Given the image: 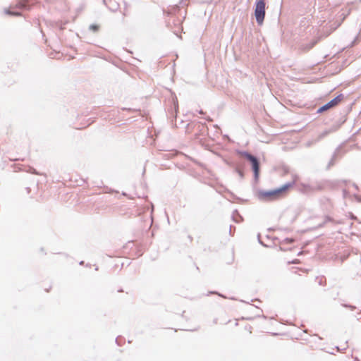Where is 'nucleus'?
I'll use <instances>...</instances> for the list:
<instances>
[{"label": "nucleus", "instance_id": "nucleus-1", "mask_svg": "<svg viewBox=\"0 0 361 361\" xmlns=\"http://www.w3.org/2000/svg\"><path fill=\"white\" fill-rule=\"evenodd\" d=\"M295 185V180L287 182L279 187L270 190H258L255 196L261 202H271L285 197Z\"/></svg>", "mask_w": 361, "mask_h": 361}, {"label": "nucleus", "instance_id": "nucleus-2", "mask_svg": "<svg viewBox=\"0 0 361 361\" xmlns=\"http://www.w3.org/2000/svg\"><path fill=\"white\" fill-rule=\"evenodd\" d=\"M237 154L243 156L250 164L253 172V178L255 183H257L260 175V160L255 155L252 154L247 151L237 150Z\"/></svg>", "mask_w": 361, "mask_h": 361}, {"label": "nucleus", "instance_id": "nucleus-3", "mask_svg": "<svg viewBox=\"0 0 361 361\" xmlns=\"http://www.w3.org/2000/svg\"><path fill=\"white\" fill-rule=\"evenodd\" d=\"M265 0H255L254 4V16L258 25H262L264 23L266 13Z\"/></svg>", "mask_w": 361, "mask_h": 361}, {"label": "nucleus", "instance_id": "nucleus-4", "mask_svg": "<svg viewBox=\"0 0 361 361\" xmlns=\"http://www.w3.org/2000/svg\"><path fill=\"white\" fill-rule=\"evenodd\" d=\"M344 99V94H338L336 97L331 99L327 103L319 107L316 111L317 114H323L338 106Z\"/></svg>", "mask_w": 361, "mask_h": 361}, {"label": "nucleus", "instance_id": "nucleus-5", "mask_svg": "<svg viewBox=\"0 0 361 361\" xmlns=\"http://www.w3.org/2000/svg\"><path fill=\"white\" fill-rule=\"evenodd\" d=\"M345 152L346 151L343 149V144L339 145L334 152L331 158L326 167V169L329 170L333 166L335 165L336 160L341 159Z\"/></svg>", "mask_w": 361, "mask_h": 361}, {"label": "nucleus", "instance_id": "nucleus-6", "mask_svg": "<svg viewBox=\"0 0 361 361\" xmlns=\"http://www.w3.org/2000/svg\"><path fill=\"white\" fill-rule=\"evenodd\" d=\"M344 19L345 16H343V18L340 20H336L334 22H331L327 24L322 30L321 37L324 38L328 37L332 32L336 30L341 25Z\"/></svg>", "mask_w": 361, "mask_h": 361}, {"label": "nucleus", "instance_id": "nucleus-7", "mask_svg": "<svg viewBox=\"0 0 361 361\" xmlns=\"http://www.w3.org/2000/svg\"><path fill=\"white\" fill-rule=\"evenodd\" d=\"M346 121V114H342L340 118L330 126L331 128V131H334V133L336 132Z\"/></svg>", "mask_w": 361, "mask_h": 361}, {"label": "nucleus", "instance_id": "nucleus-8", "mask_svg": "<svg viewBox=\"0 0 361 361\" xmlns=\"http://www.w3.org/2000/svg\"><path fill=\"white\" fill-rule=\"evenodd\" d=\"M322 37H319L317 39H312L310 42L304 43L300 45V49L303 52H307L310 51L311 49H312L317 43L318 42L322 39Z\"/></svg>", "mask_w": 361, "mask_h": 361}, {"label": "nucleus", "instance_id": "nucleus-9", "mask_svg": "<svg viewBox=\"0 0 361 361\" xmlns=\"http://www.w3.org/2000/svg\"><path fill=\"white\" fill-rule=\"evenodd\" d=\"M18 6L23 10H30L33 6L32 0H18Z\"/></svg>", "mask_w": 361, "mask_h": 361}, {"label": "nucleus", "instance_id": "nucleus-10", "mask_svg": "<svg viewBox=\"0 0 361 361\" xmlns=\"http://www.w3.org/2000/svg\"><path fill=\"white\" fill-rule=\"evenodd\" d=\"M245 167V163H238V166H235L234 171L238 174L241 179L244 178V168Z\"/></svg>", "mask_w": 361, "mask_h": 361}, {"label": "nucleus", "instance_id": "nucleus-11", "mask_svg": "<svg viewBox=\"0 0 361 361\" xmlns=\"http://www.w3.org/2000/svg\"><path fill=\"white\" fill-rule=\"evenodd\" d=\"M312 183H300L299 191L303 194H307L312 192Z\"/></svg>", "mask_w": 361, "mask_h": 361}, {"label": "nucleus", "instance_id": "nucleus-12", "mask_svg": "<svg viewBox=\"0 0 361 361\" xmlns=\"http://www.w3.org/2000/svg\"><path fill=\"white\" fill-rule=\"evenodd\" d=\"M312 192H314L316 191H322L325 188V183L324 182H316L314 183H312Z\"/></svg>", "mask_w": 361, "mask_h": 361}, {"label": "nucleus", "instance_id": "nucleus-13", "mask_svg": "<svg viewBox=\"0 0 361 361\" xmlns=\"http://www.w3.org/2000/svg\"><path fill=\"white\" fill-rule=\"evenodd\" d=\"M23 168H20V170L24 171L25 172L35 174V175H40V173L32 166H23Z\"/></svg>", "mask_w": 361, "mask_h": 361}, {"label": "nucleus", "instance_id": "nucleus-14", "mask_svg": "<svg viewBox=\"0 0 361 361\" xmlns=\"http://www.w3.org/2000/svg\"><path fill=\"white\" fill-rule=\"evenodd\" d=\"M232 219L233 221H235V223H240L243 221V217L240 214L239 212L237 210V209H235L233 212V214H232Z\"/></svg>", "mask_w": 361, "mask_h": 361}, {"label": "nucleus", "instance_id": "nucleus-15", "mask_svg": "<svg viewBox=\"0 0 361 361\" xmlns=\"http://www.w3.org/2000/svg\"><path fill=\"white\" fill-rule=\"evenodd\" d=\"M171 103V109H173L176 114L178 111V102L176 95L173 97Z\"/></svg>", "mask_w": 361, "mask_h": 361}, {"label": "nucleus", "instance_id": "nucleus-16", "mask_svg": "<svg viewBox=\"0 0 361 361\" xmlns=\"http://www.w3.org/2000/svg\"><path fill=\"white\" fill-rule=\"evenodd\" d=\"M334 133V132L331 131V128L329 127V128L324 130L323 132H322L320 133V135H319V138L322 139V138L325 137L326 136H327L328 135H329L330 133Z\"/></svg>", "mask_w": 361, "mask_h": 361}, {"label": "nucleus", "instance_id": "nucleus-17", "mask_svg": "<svg viewBox=\"0 0 361 361\" xmlns=\"http://www.w3.org/2000/svg\"><path fill=\"white\" fill-rule=\"evenodd\" d=\"M4 13L9 16H19L21 15V13L19 11H13L8 8L4 9Z\"/></svg>", "mask_w": 361, "mask_h": 361}, {"label": "nucleus", "instance_id": "nucleus-18", "mask_svg": "<svg viewBox=\"0 0 361 361\" xmlns=\"http://www.w3.org/2000/svg\"><path fill=\"white\" fill-rule=\"evenodd\" d=\"M89 30L92 31L93 32H97L99 30V25L97 24H91L89 26Z\"/></svg>", "mask_w": 361, "mask_h": 361}, {"label": "nucleus", "instance_id": "nucleus-19", "mask_svg": "<svg viewBox=\"0 0 361 361\" xmlns=\"http://www.w3.org/2000/svg\"><path fill=\"white\" fill-rule=\"evenodd\" d=\"M330 221H334V220L329 216H325L324 221L323 223L319 224L318 226L323 227L326 223L330 222Z\"/></svg>", "mask_w": 361, "mask_h": 361}, {"label": "nucleus", "instance_id": "nucleus-20", "mask_svg": "<svg viewBox=\"0 0 361 361\" xmlns=\"http://www.w3.org/2000/svg\"><path fill=\"white\" fill-rule=\"evenodd\" d=\"M65 23H63L61 21H58L55 23L56 27L59 28L60 30H63L64 29Z\"/></svg>", "mask_w": 361, "mask_h": 361}, {"label": "nucleus", "instance_id": "nucleus-21", "mask_svg": "<svg viewBox=\"0 0 361 361\" xmlns=\"http://www.w3.org/2000/svg\"><path fill=\"white\" fill-rule=\"evenodd\" d=\"M360 40V36L357 34L350 44V47L355 46Z\"/></svg>", "mask_w": 361, "mask_h": 361}, {"label": "nucleus", "instance_id": "nucleus-22", "mask_svg": "<svg viewBox=\"0 0 361 361\" xmlns=\"http://www.w3.org/2000/svg\"><path fill=\"white\" fill-rule=\"evenodd\" d=\"M341 305L344 307H346V308H348L350 309V310L353 311L356 309V307L353 305H350V304H345V303H343V304H341Z\"/></svg>", "mask_w": 361, "mask_h": 361}, {"label": "nucleus", "instance_id": "nucleus-23", "mask_svg": "<svg viewBox=\"0 0 361 361\" xmlns=\"http://www.w3.org/2000/svg\"><path fill=\"white\" fill-rule=\"evenodd\" d=\"M123 338L121 337V336H118L116 340H115V342L116 343L119 345V346H121L122 345V343H123Z\"/></svg>", "mask_w": 361, "mask_h": 361}, {"label": "nucleus", "instance_id": "nucleus-24", "mask_svg": "<svg viewBox=\"0 0 361 361\" xmlns=\"http://www.w3.org/2000/svg\"><path fill=\"white\" fill-rule=\"evenodd\" d=\"M283 243H286V244H292L294 243V239L291 238H286L283 240Z\"/></svg>", "mask_w": 361, "mask_h": 361}, {"label": "nucleus", "instance_id": "nucleus-25", "mask_svg": "<svg viewBox=\"0 0 361 361\" xmlns=\"http://www.w3.org/2000/svg\"><path fill=\"white\" fill-rule=\"evenodd\" d=\"M211 294H216L221 298H226V297L223 294H221L217 291H209V292H208V294L207 295H209Z\"/></svg>", "mask_w": 361, "mask_h": 361}, {"label": "nucleus", "instance_id": "nucleus-26", "mask_svg": "<svg viewBox=\"0 0 361 361\" xmlns=\"http://www.w3.org/2000/svg\"><path fill=\"white\" fill-rule=\"evenodd\" d=\"M226 164L229 166L230 167H232L233 168V169H235V166H238V164H235L234 162L233 161H226Z\"/></svg>", "mask_w": 361, "mask_h": 361}, {"label": "nucleus", "instance_id": "nucleus-27", "mask_svg": "<svg viewBox=\"0 0 361 361\" xmlns=\"http://www.w3.org/2000/svg\"><path fill=\"white\" fill-rule=\"evenodd\" d=\"M257 239H258V242H259V244H261L264 247H267V245L261 240L260 234L259 233H258V235H257Z\"/></svg>", "mask_w": 361, "mask_h": 361}, {"label": "nucleus", "instance_id": "nucleus-28", "mask_svg": "<svg viewBox=\"0 0 361 361\" xmlns=\"http://www.w3.org/2000/svg\"><path fill=\"white\" fill-rule=\"evenodd\" d=\"M257 239H258V242H259V244H261L264 247H267V245L261 240L260 234L259 233H258V235H257Z\"/></svg>", "mask_w": 361, "mask_h": 361}, {"label": "nucleus", "instance_id": "nucleus-29", "mask_svg": "<svg viewBox=\"0 0 361 361\" xmlns=\"http://www.w3.org/2000/svg\"><path fill=\"white\" fill-rule=\"evenodd\" d=\"M348 195V192L346 189L343 190V196L345 198Z\"/></svg>", "mask_w": 361, "mask_h": 361}, {"label": "nucleus", "instance_id": "nucleus-30", "mask_svg": "<svg viewBox=\"0 0 361 361\" xmlns=\"http://www.w3.org/2000/svg\"><path fill=\"white\" fill-rule=\"evenodd\" d=\"M25 190H26V192H27V194H30V192H31V188H30V187H27V188H25Z\"/></svg>", "mask_w": 361, "mask_h": 361}, {"label": "nucleus", "instance_id": "nucleus-31", "mask_svg": "<svg viewBox=\"0 0 361 361\" xmlns=\"http://www.w3.org/2000/svg\"><path fill=\"white\" fill-rule=\"evenodd\" d=\"M39 30H40V32H41V33H42V37H43V38H44V37H45V35H44V32H43L42 29V28H39Z\"/></svg>", "mask_w": 361, "mask_h": 361}, {"label": "nucleus", "instance_id": "nucleus-32", "mask_svg": "<svg viewBox=\"0 0 361 361\" xmlns=\"http://www.w3.org/2000/svg\"><path fill=\"white\" fill-rule=\"evenodd\" d=\"M353 187H354L356 190H358V189H359V188H358V186H357V185L356 183H353Z\"/></svg>", "mask_w": 361, "mask_h": 361}, {"label": "nucleus", "instance_id": "nucleus-33", "mask_svg": "<svg viewBox=\"0 0 361 361\" xmlns=\"http://www.w3.org/2000/svg\"><path fill=\"white\" fill-rule=\"evenodd\" d=\"M232 228H233V226L231 225L230 230H229L230 235H232Z\"/></svg>", "mask_w": 361, "mask_h": 361}, {"label": "nucleus", "instance_id": "nucleus-34", "mask_svg": "<svg viewBox=\"0 0 361 361\" xmlns=\"http://www.w3.org/2000/svg\"><path fill=\"white\" fill-rule=\"evenodd\" d=\"M117 8H118V6H116L114 8H110V9H111V11H116V10H117Z\"/></svg>", "mask_w": 361, "mask_h": 361}, {"label": "nucleus", "instance_id": "nucleus-35", "mask_svg": "<svg viewBox=\"0 0 361 361\" xmlns=\"http://www.w3.org/2000/svg\"><path fill=\"white\" fill-rule=\"evenodd\" d=\"M123 110H128V111H136L135 109H126V108H124Z\"/></svg>", "mask_w": 361, "mask_h": 361}, {"label": "nucleus", "instance_id": "nucleus-36", "mask_svg": "<svg viewBox=\"0 0 361 361\" xmlns=\"http://www.w3.org/2000/svg\"><path fill=\"white\" fill-rule=\"evenodd\" d=\"M205 119H206L207 121H212V119L211 118H209V117H207V118H206Z\"/></svg>", "mask_w": 361, "mask_h": 361}, {"label": "nucleus", "instance_id": "nucleus-37", "mask_svg": "<svg viewBox=\"0 0 361 361\" xmlns=\"http://www.w3.org/2000/svg\"><path fill=\"white\" fill-rule=\"evenodd\" d=\"M188 238H189V240H190V241H192V237L191 235H189L188 236Z\"/></svg>", "mask_w": 361, "mask_h": 361}, {"label": "nucleus", "instance_id": "nucleus-38", "mask_svg": "<svg viewBox=\"0 0 361 361\" xmlns=\"http://www.w3.org/2000/svg\"><path fill=\"white\" fill-rule=\"evenodd\" d=\"M199 114H204V111H203L202 109H200V110L199 111Z\"/></svg>", "mask_w": 361, "mask_h": 361}, {"label": "nucleus", "instance_id": "nucleus-39", "mask_svg": "<svg viewBox=\"0 0 361 361\" xmlns=\"http://www.w3.org/2000/svg\"><path fill=\"white\" fill-rule=\"evenodd\" d=\"M35 23L37 24V26H39V20H36V23Z\"/></svg>", "mask_w": 361, "mask_h": 361}, {"label": "nucleus", "instance_id": "nucleus-40", "mask_svg": "<svg viewBox=\"0 0 361 361\" xmlns=\"http://www.w3.org/2000/svg\"><path fill=\"white\" fill-rule=\"evenodd\" d=\"M79 264H80V265H83V264H84V261H80V262H79Z\"/></svg>", "mask_w": 361, "mask_h": 361}, {"label": "nucleus", "instance_id": "nucleus-41", "mask_svg": "<svg viewBox=\"0 0 361 361\" xmlns=\"http://www.w3.org/2000/svg\"><path fill=\"white\" fill-rule=\"evenodd\" d=\"M347 343H348V341H346V342H345V347H344V348H343V350H345V348L348 347Z\"/></svg>", "mask_w": 361, "mask_h": 361}, {"label": "nucleus", "instance_id": "nucleus-42", "mask_svg": "<svg viewBox=\"0 0 361 361\" xmlns=\"http://www.w3.org/2000/svg\"><path fill=\"white\" fill-rule=\"evenodd\" d=\"M358 35H359L360 36H361V27H360V32H359Z\"/></svg>", "mask_w": 361, "mask_h": 361}, {"label": "nucleus", "instance_id": "nucleus-43", "mask_svg": "<svg viewBox=\"0 0 361 361\" xmlns=\"http://www.w3.org/2000/svg\"><path fill=\"white\" fill-rule=\"evenodd\" d=\"M103 2H104V4H106V0H103Z\"/></svg>", "mask_w": 361, "mask_h": 361}, {"label": "nucleus", "instance_id": "nucleus-44", "mask_svg": "<svg viewBox=\"0 0 361 361\" xmlns=\"http://www.w3.org/2000/svg\"><path fill=\"white\" fill-rule=\"evenodd\" d=\"M41 252H44V248L43 247L41 248Z\"/></svg>", "mask_w": 361, "mask_h": 361}, {"label": "nucleus", "instance_id": "nucleus-45", "mask_svg": "<svg viewBox=\"0 0 361 361\" xmlns=\"http://www.w3.org/2000/svg\"><path fill=\"white\" fill-rule=\"evenodd\" d=\"M95 270H96V271H97V270H98V267H95Z\"/></svg>", "mask_w": 361, "mask_h": 361}, {"label": "nucleus", "instance_id": "nucleus-46", "mask_svg": "<svg viewBox=\"0 0 361 361\" xmlns=\"http://www.w3.org/2000/svg\"><path fill=\"white\" fill-rule=\"evenodd\" d=\"M336 348L338 349V350H340V349H339V347H338V346H336Z\"/></svg>", "mask_w": 361, "mask_h": 361}]
</instances>
